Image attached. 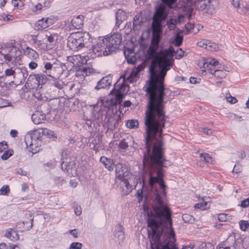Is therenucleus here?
I'll return each instance as SVG.
<instances>
[{
  "mask_svg": "<svg viewBox=\"0 0 249 249\" xmlns=\"http://www.w3.org/2000/svg\"><path fill=\"white\" fill-rule=\"evenodd\" d=\"M122 41V35L118 33H114L104 37L103 42L105 41L104 43L106 44V49L104 52V55H109L119 49Z\"/></svg>",
  "mask_w": 249,
  "mask_h": 249,
  "instance_id": "nucleus-6",
  "label": "nucleus"
},
{
  "mask_svg": "<svg viewBox=\"0 0 249 249\" xmlns=\"http://www.w3.org/2000/svg\"><path fill=\"white\" fill-rule=\"evenodd\" d=\"M2 18L4 19V20H6L7 21H9V20H12L13 19V16L12 15H5V14H3L2 16Z\"/></svg>",
  "mask_w": 249,
  "mask_h": 249,
  "instance_id": "nucleus-64",
  "label": "nucleus"
},
{
  "mask_svg": "<svg viewBox=\"0 0 249 249\" xmlns=\"http://www.w3.org/2000/svg\"><path fill=\"white\" fill-rule=\"evenodd\" d=\"M182 220L185 223H193L195 221L194 217L188 213H184L182 216Z\"/></svg>",
  "mask_w": 249,
  "mask_h": 249,
  "instance_id": "nucleus-35",
  "label": "nucleus"
},
{
  "mask_svg": "<svg viewBox=\"0 0 249 249\" xmlns=\"http://www.w3.org/2000/svg\"><path fill=\"white\" fill-rule=\"evenodd\" d=\"M16 173L18 174L21 175V176H26V175H27V172L26 171H24L21 168L16 169Z\"/></svg>",
  "mask_w": 249,
  "mask_h": 249,
  "instance_id": "nucleus-61",
  "label": "nucleus"
},
{
  "mask_svg": "<svg viewBox=\"0 0 249 249\" xmlns=\"http://www.w3.org/2000/svg\"><path fill=\"white\" fill-rule=\"evenodd\" d=\"M219 64V61L214 58H208L203 63V67L207 68L209 66L213 67Z\"/></svg>",
  "mask_w": 249,
  "mask_h": 249,
  "instance_id": "nucleus-31",
  "label": "nucleus"
},
{
  "mask_svg": "<svg viewBox=\"0 0 249 249\" xmlns=\"http://www.w3.org/2000/svg\"><path fill=\"white\" fill-rule=\"evenodd\" d=\"M164 156L143 158L142 164L147 168L148 173V187L155 196L156 204L153 211L147 209L148 237L151 249H178L175 245V233L172 227L171 212L167 206L164 205L158 193L157 183L165 194L167 187L163 178L164 170L167 166ZM194 246H186L182 249H193Z\"/></svg>",
  "mask_w": 249,
  "mask_h": 249,
  "instance_id": "nucleus-2",
  "label": "nucleus"
},
{
  "mask_svg": "<svg viewBox=\"0 0 249 249\" xmlns=\"http://www.w3.org/2000/svg\"><path fill=\"white\" fill-rule=\"evenodd\" d=\"M103 42V38L100 40L99 42L95 45H93L91 49L89 50L90 51L92 50V52L94 54L95 56H102L104 55V52L106 49V44Z\"/></svg>",
  "mask_w": 249,
  "mask_h": 249,
  "instance_id": "nucleus-12",
  "label": "nucleus"
},
{
  "mask_svg": "<svg viewBox=\"0 0 249 249\" xmlns=\"http://www.w3.org/2000/svg\"><path fill=\"white\" fill-rule=\"evenodd\" d=\"M16 74L19 76V82L23 83L29 75L27 68L24 67H16Z\"/></svg>",
  "mask_w": 249,
  "mask_h": 249,
  "instance_id": "nucleus-21",
  "label": "nucleus"
},
{
  "mask_svg": "<svg viewBox=\"0 0 249 249\" xmlns=\"http://www.w3.org/2000/svg\"><path fill=\"white\" fill-rule=\"evenodd\" d=\"M67 60L68 62L71 63L73 64H77L78 60V56L77 55L69 56L67 57Z\"/></svg>",
  "mask_w": 249,
  "mask_h": 249,
  "instance_id": "nucleus-46",
  "label": "nucleus"
},
{
  "mask_svg": "<svg viewBox=\"0 0 249 249\" xmlns=\"http://www.w3.org/2000/svg\"><path fill=\"white\" fill-rule=\"evenodd\" d=\"M226 98L228 101L231 104H235L238 101L236 98L232 97L231 95H229V97L227 96Z\"/></svg>",
  "mask_w": 249,
  "mask_h": 249,
  "instance_id": "nucleus-56",
  "label": "nucleus"
},
{
  "mask_svg": "<svg viewBox=\"0 0 249 249\" xmlns=\"http://www.w3.org/2000/svg\"><path fill=\"white\" fill-rule=\"evenodd\" d=\"M42 134L53 140L57 138V135L54 131L46 128L43 129Z\"/></svg>",
  "mask_w": 249,
  "mask_h": 249,
  "instance_id": "nucleus-33",
  "label": "nucleus"
},
{
  "mask_svg": "<svg viewBox=\"0 0 249 249\" xmlns=\"http://www.w3.org/2000/svg\"><path fill=\"white\" fill-rule=\"evenodd\" d=\"M162 2L169 6H172L177 0H161Z\"/></svg>",
  "mask_w": 249,
  "mask_h": 249,
  "instance_id": "nucleus-55",
  "label": "nucleus"
},
{
  "mask_svg": "<svg viewBox=\"0 0 249 249\" xmlns=\"http://www.w3.org/2000/svg\"><path fill=\"white\" fill-rule=\"evenodd\" d=\"M127 88V87L123 83L121 84V86L120 84L116 83L114 89L110 92L112 97L109 99L103 102V108H107V111H111L113 114L114 111L115 113L119 111L120 114L123 116L126 112V109L121 103Z\"/></svg>",
  "mask_w": 249,
  "mask_h": 249,
  "instance_id": "nucleus-3",
  "label": "nucleus"
},
{
  "mask_svg": "<svg viewBox=\"0 0 249 249\" xmlns=\"http://www.w3.org/2000/svg\"><path fill=\"white\" fill-rule=\"evenodd\" d=\"M182 41L183 36L180 35L179 33H177L175 39V45L177 47L180 46L182 44Z\"/></svg>",
  "mask_w": 249,
  "mask_h": 249,
  "instance_id": "nucleus-42",
  "label": "nucleus"
},
{
  "mask_svg": "<svg viewBox=\"0 0 249 249\" xmlns=\"http://www.w3.org/2000/svg\"><path fill=\"white\" fill-rule=\"evenodd\" d=\"M165 6L160 3L155 8L152 24V36L151 41L160 44L162 33L161 21L167 17Z\"/></svg>",
  "mask_w": 249,
  "mask_h": 249,
  "instance_id": "nucleus-4",
  "label": "nucleus"
},
{
  "mask_svg": "<svg viewBox=\"0 0 249 249\" xmlns=\"http://www.w3.org/2000/svg\"><path fill=\"white\" fill-rule=\"evenodd\" d=\"M8 148L7 142L5 141L0 142V152H2Z\"/></svg>",
  "mask_w": 249,
  "mask_h": 249,
  "instance_id": "nucleus-53",
  "label": "nucleus"
},
{
  "mask_svg": "<svg viewBox=\"0 0 249 249\" xmlns=\"http://www.w3.org/2000/svg\"><path fill=\"white\" fill-rule=\"evenodd\" d=\"M144 67L142 64H140L137 68L133 69L129 76L127 78L130 83H134L137 80L139 73L144 69Z\"/></svg>",
  "mask_w": 249,
  "mask_h": 249,
  "instance_id": "nucleus-17",
  "label": "nucleus"
},
{
  "mask_svg": "<svg viewBox=\"0 0 249 249\" xmlns=\"http://www.w3.org/2000/svg\"><path fill=\"white\" fill-rule=\"evenodd\" d=\"M123 183V185H124L127 189L130 190L131 189L132 186L130 185L129 181L127 179H126L124 177L123 178V179H119Z\"/></svg>",
  "mask_w": 249,
  "mask_h": 249,
  "instance_id": "nucleus-49",
  "label": "nucleus"
},
{
  "mask_svg": "<svg viewBox=\"0 0 249 249\" xmlns=\"http://www.w3.org/2000/svg\"><path fill=\"white\" fill-rule=\"evenodd\" d=\"M119 147L120 149H126L128 147V145L127 142H126L124 140H122L119 144Z\"/></svg>",
  "mask_w": 249,
  "mask_h": 249,
  "instance_id": "nucleus-50",
  "label": "nucleus"
},
{
  "mask_svg": "<svg viewBox=\"0 0 249 249\" xmlns=\"http://www.w3.org/2000/svg\"><path fill=\"white\" fill-rule=\"evenodd\" d=\"M166 52L168 53V54L170 55V57L173 56V53L174 51V49L172 46H170L168 49L164 50Z\"/></svg>",
  "mask_w": 249,
  "mask_h": 249,
  "instance_id": "nucleus-59",
  "label": "nucleus"
},
{
  "mask_svg": "<svg viewBox=\"0 0 249 249\" xmlns=\"http://www.w3.org/2000/svg\"><path fill=\"white\" fill-rule=\"evenodd\" d=\"M28 66L29 68L32 70H34L37 67V64L35 62L32 61L29 63Z\"/></svg>",
  "mask_w": 249,
  "mask_h": 249,
  "instance_id": "nucleus-62",
  "label": "nucleus"
},
{
  "mask_svg": "<svg viewBox=\"0 0 249 249\" xmlns=\"http://www.w3.org/2000/svg\"><path fill=\"white\" fill-rule=\"evenodd\" d=\"M127 52L128 53H127L126 51L124 52V54L127 63L130 64H134L137 60L136 57L132 51L130 50H128Z\"/></svg>",
  "mask_w": 249,
  "mask_h": 249,
  "instance_id": "nucleus-28",
  "label": "nucleus"
},
{
  "mask_svg": "<svg viewBox=\"0 0 249 249\" xmlns=\"http://www.w3.org/2000/svg\"><path fill=\"white\" fill-rule=\"evenodd\" d=\"M84 17L82 15H79L74 17L71 21V29H79L82 27L83 25Z\"/></svg>",
  "mask_w": 249,
  "mask_h": 249,
  "instance_id": "nucleus-20",
  "label": "nucleus"
},
{
  "mask_svg": "<svg viewBox=\"0 0 249 249\" xmlns=\"http://www.w3.org/2000/svg\"><path fill=\"white\" fill-rule=\"evenodd\" d=\"M10 189L7 185H3L0 189V194L1 195H8Z\"/></svg>",
  "mask_w": 249,
  "mask_h": 249,
  "instance_id": "nucleus-45",
  "label": "nucleus"
},
{
  "mask_svg": "<svg viewBox=\"0 0 249 249\" xmlns=\"http://www.w3.org/2000/svg\"><path fill=\"white\" fill-rule=\"evenodd\" d=\"M171 57L168 53L160 50L151 59V77L143 88L148 98L143 119L145 147L143 154H164L162 137L167 117L164 109L166 89L164 81L167 71L173 65Z\"/></svg>",
  "mask_w": 249,
  "mask_h": 249,
  "instance_id": "nucleus-1",
  "label": "nucleus"
},
{
  "mask_svg": "<svg viewBox=\"0 0 249 249\" xmlns=\"http://www.w3.org/2000/svg\"><path fill=\"white\" fill-rule=\"evenodd\" d=\"M139 17H137V16H135L134 18L133 23V28H135L136 26H137L138 25H140V23L141 21H140L139 20Z\"/></svg>",
  "mask_w": 249,
  "mask_h": 249,
  "instance_id": "nucleus-58",
  "label": "nucleus"
},
{
  "mask_svg": "<svg viewBox=\"0 0 249 249\" xmlns=\"http://www.w3.org/2000/svg\"><path fill=\"white\" fill-rule=\"evenodd\" d=\"M44 68L43 72L48 76L52 78H57L59 77L65 71V65L60 61L55 62L53 63L44 62Z\"/></svg>",
  "mask_w": 249,
  "mask_h": 249,
  "instance_id": "nucleus-7",
  "label": "nucleus"
},
{
  "mask_svg": "<svg viewBox=\"0 0 249 249\" xmlns=\"http://www.w3.org/2000/svg\"><path fill=\"white\" fill-rule=\"evenodd\" d=\"M35 75V78L36 79V81L37 82H39V86H40V85L43 84L44 83V75L39 74H34Z\"/></svg>",
  "mask_w": 249,
  "mask_h": 249,
  "instance_id": "nucleus-48",
  "label": "nucleus"
},
{
  "mask_svg": "<svg viewBox=\"0 0 249 249\" xmlns=\"http://www.w3.org/2000/svg\"><path fill=\"white\" fill-rule=\"evenodd\" d=\"M116 26L118 27L123 21L126 19L125 13L123 10L119 9L116 13Z\"/></svg>",
  "mask_w": 249,
  "mask_h": 249,
  "instance_id": "nucleus-23",
  "label": "nucleus"
},
{
  "mask_svg": "<svg viewBox=\"0 0 249 249\" xmlns=\"http://www.w3.org/2000/svg\"><path fill=\"white\" fill-rule=\"evenodd\" d=\"M39 137L40 136H38L36 134H34L32 135H27L25 136V142L27 146L29 145L31 147H33L35 145V147H37L40 144Z\"/></svg>",
  "mask_w": 249,
  "mask_h": 249,
  "instance_id": "nucleus-13",
  "label": "nucleus"
},
{
  "mask_svg": "<svg viewBox=\"0 0 249 249\" xmlns=\"http://www.w3.org/2000/svg\"><path fill=\"white\" fill-rule=\"evenodd\" d=\"M70 233L73 235L74 237H77L79 235V233L76 229H73L70 231Z\"/></svg>",
  "mask_w": 249,
  "mask_h": 249,
  "instance_id": "nucleus-63",
  "label": "nucleus"
},
{
  "mask_svg": "<svg viewBox=\"0 0 249 249\" xmlns=\"http://www.w3.org/2000/svg\"><path fill=\"white\" fill-rule=\"evenodd\" d=\"M240 206L242 207L246 208L249 206V197L244 199L241 202Z\"/></svg>",
  "mask_w": 249,
  "mask_h": 249,
  "instance_id": "nucleus-54",
  "label": "nucleus"
},
{
  "mask_svg": "<svg viewBox=\"0 0 249 249\" xmlns=\"http://www.w3.org/2000/svg\"><path fill=\"white\" fill-rule=\"evenodd\" d=\"M240 229L243 231H245L249 227V221L241 220L239 222Z\"/></svg>",
  "mask_w": 249,
  "mask_h": 249,
  "instance_id": "nucleus-44",
  "label": "nucleus"
},
{
  "mask_svg": "<svg viewBox=\"0 0 249 249\" xmlns=\"http://www.w3.org/2000/svg\"><path fill=\"white\" fill-rule=\"evenodd\" d=\"M12 155V153L11 152H10L9 151L6 150L2 155V156H1V158L3 160H6Z\"/></svg>",
  "mask_w": 249,
  "mask_h": 249,
  "instance_id": "nucleus-51",
  "label": "nucleus"
},
{
  "mask_svg": "<svg viewBox=\"0 0 249 249\" xmlns=\"http://www.w3.org/2000/svg\"><path fill=\"white\" fill-rule=\"evenodd\" d=\"M58 78H53L54 79L52 81L51 84L58 89H62L63 88L64 83L61 80L59 79Z\"/></svg>",
  "mask_w": 249,
  "mask_h": 249,
  "instance_id": "nucleus-34",
  "label": "nucleus"
},
{
  "mask_svg": "<svg viewBox=\"0 0 249 249\" xmlns=\"http://www.w3.org/2000/svg\"><path fill=\"white\" fill-rule=\"evenodd\" d=\"M5 236L9 238L11 240H16L18 239V234L17 232L14 230H12L6 233Z\"/></svg>",
  "mask_w": 249,
  "mask_h": 249,
  "instance_id": "nucleus-39",
  "label": "nucleus"
},
{
  "mask_svg": "<svg viewBox=\"0 0 249 249\" xmlns=\"http://www.w3.org/2000/svg\"><path fill=\"white\" fill-rule=\"evenodd\" d=\"M139 122L137 120L131 119L126 121L125 125L129 129H137L139 127Z\"/></svg>",
  "mask_w": 249,
  "mask_h": 249,
  "instance_id": "nucleus-32",
  "label": "nucleus"
},
{
  "mask_svg": "<svg viewBox=\"0 0 249 249\" xmlns=\"http://www.w3.org/2000/svg\"><path fill=\"white\" fill-rule=\"evenodd\" d=\"M207 40L202 39L200 41H198L197 43L198 46L200 47L204 48L206 49L207 47Z\"/></svg>",
  "mask_w": 249,
  "mask_h": 249,
  "instance_id": "nucleus-52",
  "label": "nucleus"
},
{
  "mask_svg": "<svg viewBox=\"0 0 249 249\" xmlns=\"http://www.w3.org/2000/svg\"><path fill=\"white\" fill-rule=\"evenodd\" d=\"M102 109L106 112L104 120L105 125L107 127L108 131H112L118 126L115 115L111 111H107V108L106 109L103 108V106H102Z\"/></svg>",
  "mask_w": 249,
  "mask_h": 249,
  "instance_id": "nucleus-10",
  "label": "nucleus"
},
{
  "mask_svg": "<svg viewBox=\"0 0 249 249\" xmlns=\"http://www.w3.org/2000/svg\"><path fill=\"white\" fill-rule=\"evenodd\" d=\"M196 8L199 10L203 11L207 9V13H212L214 9V5L212 4L211 0H200L196 3Z\"/></svg>",
  "mask_w": 249,
  "mask_h": 249,
  "instance_id": "nucleus-11",
  "label": "nucleus"
},
{
  "mask_svg": "<svg viewBox=\"0 0 249 249\" xmlns=\"http://www.w3.org/2000/svg\"><path fill=\"white\" fill-rule=\"evenodd\" d=\"M39 82H37L35 78V75L30 74L24 85V87L28 90H31V89H37L39 88Z\"/></svg>",
  "mask_w": 249,
  "mask_h": 249,
  "instance_id": "nucleus-15",
  "label": "nucleus"
},
{
  "mask_svg": "<svg viewBox=\"0 0 249 249\" xmlns=\"http://www.w3.org/2000/svg\"><path fill=\"white\" fill-rule=\"evenodd\" d=\"M195 26L194 24L188 23L185 25V29L189 32L196 34L199 31L198 29L196 30H195Z\"/></svg>",
  "mask_w": 249,
  "mask_h": 249,
  "instance_id": "nucleus-43",
  "label": "nucleus"
},
{
  "mask_svg": "<svg viewBox=\"0 0 249 249\" xmlns=\"http://www.w3.org/2000/svg\"><path fill=\"white\" fill-rule=\"evenodd\" d=\"M160 47V44L151 41L150 46L146 51V59L150 60L158 53V50Z\"/></svg>",
  "mask_w": 249,
  "mask_h": 249,
  "instance_id": "nucleus-16",
  "label": "nucleus"
},
{
  "mask_svg": "<svg viewBox=\"0 0 249 249\" xmlns=\"http://www.w3.org/2000/svg\"><path fill=\"white\" fill-rule=\"evenodd\" d=\"M4 53H1L8 62L13 60H18V57L21 53L20 51L18 48L13 46L5 49Z\"/></svg>",
  "mask_w": 249,
  "mask_h": 249,
  "instance_id": "nucleus-8",
  "label": "nucleus"
},
{
  "mask_svg": "<svg viewBox=\"0 0 249 249\" xmlns=\"http://www.w3.org/2000/svg\"><path fill=\"white\" fill-rule=\"evenodd\" d=\"M218 49L217 44L214 42H212L209 40H207V47L206 49L210 51H215Z\"/></svg>",
  "mask_w": 249,
  "mask_h": 249,
  "instance_id": "nucleus-36",
  "label": "nucleus"
},
{
  "mask_svg": "<svg viewBox=\"0 0 249 249\" xmlns=\"http://www.w3.org/2000/svg\"><path fill=\"white\" fill-rule=\"evenodd\" d=\"M202 132L208 135H211L213 133V130L211 129H208L207 128H203Z\"/></svg>",
  "mask_w": 249,
  "mask_h": 249,
  "instance_id": "nucleus-60",
  "label": "nucleus"
},
{
  "mask_svg": "<svg viewBox=\"0 0 249 249\" xmlns=\"http://www.w3.org/2000/svg\"><path fill=\"white\" fill-rule=\"evenodd\" d=\"M201 159L209 163H213V160L212 157L207 153H202L200 155Z\"/></svg>",
  "mask_w": 249,
  "mask_h": 249,
  "instance_id": "nucleus-37",
  "label": "nucleus"
},
{
  "mask_svg": "<svg viewBox=\"0 0 249 249\" xmlns=\"http://www.w3.org/2000/svg\"><path fill=\"white\" fill-rule=\"evenodd\" d=\"M177 20L174 18H171L169 19L167 22L166 25L170 30H173L176 27Z\"/></svg>",
  "mask_w": 249,
  "mask_h": 249,
  "instance_id": "nucleus-38",
  "label": "nucleus"
},
{
  "mask_svg": "<svg viewBox=\"0 0 249 249\" xmlns=\"http://www.w3.org/2000/svg\"><path fill=\"white\" fill-rule=\"evenodd\" d=\"M24 54L29 58L31 59H36L38 57V54L36 51L27 47L24 51Z\"/></svg>",
  "mask_w": 249,
  "mask_h": 249,
  "instance_id": "nucleus-30",
  "label": "nucleus"
},
{
  "mask_svg": "<svg viewBox=\"0 0 249 249\" xmlns=\"http://www.w3.org/2000/svg\"><path fill=\"white\" fill-rule=\"evenodd\" d=\"M62 170L70 177H74L77 175L76 163L75 160L63 161L61 163Z\"/></svg>",
  "mask_w": 249,
  "mask_h": 249,
  "instance_id": "nucleus-9",
  "label": "nucleus"
},
{
  "mask_svg": "<svg viewBox=\"0 0 249 249\" xmlns=\"http://www.w3.org/2000/svg\"><path fill=\"white\" fill-rule=\"evenodd\" d=\"M112 83V77L110 74L103 77L97 83L94 89L97 90L110 86Z\"/></svg>",
  "mask_w": 249,
  "mask_h": 249,
  "instance_id": "nucleus-14",
  "label": "nucleus"
},
{
  "mask_svg": "<svg viewBox=\"0 0 249 249\" xmlns=\"http://www.w3.org/2000/svg\"><path fill=\"white\" fill-rule=\"evenodd\" d=\"M46 37L47 38V40L52 46L54 45L58 39V35L57 34H51L50 32H47L46 33Z\"/></svg>",
  "mask_w": 249,
  "mask_h": 249,
  "instance_id": "nucleus-29",
  "label": "nucleus"
},
{
  "mask_svg": "<svg viewBox=\"0 0 249 249\" xmlns=\"http://www.w3.org/2000/svg\"><path fill=\"white\" fill-rule=\"evenodd\" d=\"M90 37L89 33H73L68 38L67 46L72 51H77L85 47Z\"/></svg>",
  "mask_w": 249,
  "mask_h": 249,
  "instance_id": "nucleus-5",
  "label": "nucleus"
},
{
  "mask_svg": "<svg viewBox=\"0 0 249 249\" xmlns=\"http://www.w3.org/2000/svg\"><path fill=\"white\" fill-rule=\"evenodd\" d=\"M31 44L36 48L42 49L47 48V45L43 42L41 40L38 39V35H33L30 39Z\"/></svg>",
  "mask_w": 249,
  "mask_h": 249,
  "instance_id": "nucleus-19",
  "label": "nucleus"
},
{
  "mask_svg": "<svg viewBox=\"0 0 249 249\" xmlns=\"http://www.w3.org/2000/svg\"><path fill=\"white\" fill-rule=\"evenodd\" d=\"M44 18H43L37 21L36 25L37 28V30L44 29L47 27V24L46 22L44 23Z\"/></svg>",
  "mask_w": 249,
  "mask_h": 249,
  "instance_id": "nucleus-40",
  "label": "nucleus"
},
{
  "mask_svg": "<svg viewBox=\"0 0 249 249\" xmlns=\"http://www.w3.org/2000/svg\"><path fill=\"white\" fill-rule=\"evenodd\" d=\"M218 219L220 221H225L227 220V215L225 213H220L218 216Z\"/></svg>",
  "mask_w": 249,
  "mask_h": 249,
  "instance_id": "nucleus-57",
  "label": "nucleus"
},
{
  "mask_svg": "<svg viewBox=\"0 0 249 249\" xmlns=\"http://www.w3.org/2000/svg\"><path fill=\"white\" fill-rule=\"evenodd\" d=\"M46 119V115L41 111L36 110L32 116V120L36 124L42 123Z\"/></svg>",
  "mask_w": 249,
  "mask_h": 249,
  "instance_id": "nucleus-18",
  "label": "nucleus"
},
{
  "mask_svg": "<svg viewBox=\"0 0 249 249\" xmlns=\"http://www.w3.org/2000/svg\"><path fill=\"white\" fill-rule=\"evenodd\" d=\"M115 236L118 239L119 244H120L121 242L123 241L124 238L123 227L120 224L117 225L116 227Z\"/></svg>",
  "mask_w": 249,
  "mask_h": 249,
  "instance_id": "nucleus-26",
  "label": "nucleus"
},
{
  "mask_svg": "<svg viewBox=\"0 0 249 249\" xmlns=\"http://www.w3.org/2000/svg\"><path fill=\"white\" fill-rule=\"evenodd\" d=\"M125 168L120 163L115 165L116 179H123L124 177V170Z\"/></svg>",
  "mask_w": 249,
  "mask_h": 249,
  "instance_id": "nucleus-22",
  "label": "nucleus"
},
{
  "mask_svg": "<svg viewBox=\"0 0 249 249\" xmlns=\"http://www.w3.org/2000/svg\"><path fill=\"white\" fill-rule=\"evenodd\" d=\"M213 75H214L215 77L222 79L225 77L226 73L224 71L222 70L215 69L213 71Z\"/></svg>",
  "mask_w": 249,
  "mask_h": 249,
  "instance_id": "nucleus-41",
  "label": "nucleus"
},
{
  "mask_svg": "<svg viewBox=\"0 0 249 249\" xmlns=\"http://www.w3.org/2000/svg\"><path fill=\"white\" fill-rule=\"evenodd\" d=\"M16 67H13L8 68L5 70L4 74L0 76L1 78H4L7 77H11L12 76L13 79L16 80Z\"/></svg>",
  "mask_w": 249,
  "mask_h": 249,
  "instance_id": "nucleus-27",
  "label": "nucleus"
},
{
  "mask_svg": "<svg viewBox=\"0 0 249 249\" xmlns=\"http://www.w3.org/2000/svg\"><path fill=\"white\" fill-rule=\"evenodd\" d=\"M100 161L102 163L105 167L109 171H112L113 170V164H114V162L112 160L102 156L100 158Z\"/></svg>",
  "mask_w": 249,
  "mask_h": 249,
  "instance_id": "nucleus-25",
  "label": "nucleus"
},
{
  "mask_svg": "<svg viewBox=\"0 0 249 249\" xmlns=\"http://www.w3.org/2000/svg\"><path fill=\"white\" fill-rule=\"evenodd\" d=\"M82 244L79 242L72 243L70 247V249H81Z\"/></svg>",
  "mask_w": 249,
  "mask_h": 249,
  "instance_id": "nucleus-47",
  "label": "nucleus"
},
{
  "mask_svg": "<svg viewBox=\"0 0 249 249\" xmlns=\"http://www.w3.org/2000/svg\"><path fill=\"white\" fill-rule=\"evenodd\" d=\"M102 142V135H98L96 136L90 143L89 146L95 151L96 153L99 151V147L98 146Z\"/></svg>",
  "mask_w": 249,
  "mask_h": 249,
  "instance_id": "nucleus-24",
  "label": "nucleus"
}]
</instances>
